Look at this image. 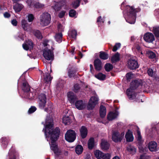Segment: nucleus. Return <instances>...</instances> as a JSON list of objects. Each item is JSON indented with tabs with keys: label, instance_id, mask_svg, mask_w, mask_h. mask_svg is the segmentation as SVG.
<instances>
[{
	"label": "nucleus",
	"instance_id": "nucleus-1",
	"mask_svg": "<svg viewBox=\"0 0 159 159\" xmlns=\"http://www.w3.org/2000/svg\"><path fill=\"white\" fill-rule=\"evenodd\" d=\"M47 120V119H46ZM45 127L43 129L46 138L50 137L51 140L50 144L51 149L53 151L54 154L57 156L61 154V151L58 148V145L56 143L60 133V129L59 127L53 129V124L52 122H47Z\"/></svg>",
	"mask_w": 159,
	"mask_h": 159
},
{
	"label": "nucleus",
	"instance_id": "nucleus-2",
	"mask_svg": "<svg viewBox=\"0 0 159 159\" xmlns=\"http://www.w3.org/2000/svg\"><path fill=\"white\" fill-rule=\"evenodd\" d=\"M143 86V82L140 79H136L132 81L130 84V87L127 89L126 94L130 100L135 99L136 93L134 91L138 88H140Z\"/></svg>",
	"mask_w": 159,
	"mask_h": 159
},
{
	"label": "nucleus",
	"instance_id": "nucleus-3",
	"mask_svg": "<svg viewBox=\"0 0 159 159\" xmlns=\"http://www.w3.org/2000/svg\"><path fill=\"white\" fill-rule=\"evenodd\" d=\"M125 10L127 16L125 18L126 22L130 24H134L136 21V13L140 12L141 9L139 7L135 9L133 6H126Z\"/></svg>",
	"mask_w": 159,
	"mask_h": 159
},
{
	"label": "nucleus",
	"instance_id": "nucleus-4",
	"mask_svg": "<svg viewBox=\"0 0 159 159\" xmlns=\"http://www.w3.org/2000/svg\"><path fill=\"white\" fill-rule=\"evenodd\" d=\"M65 140L69 143L73 142L76 139V134L75 132L72 129L67 131L65 134Z\"/></svg>",
	"mask_w": 159,
	"mask_h": 159
},
{
	"label": "nucleus",
	"instance_id": "nucleus-5",
	"mask_svg": "<svg viewBox=\"0 0 159 159\" xmlns=\"http://www.w3.org/2000/svg\"><path fill=\"white\" fill-rule=\"evenodd\" d=\"M51 19V15L47 12L43 13L40 16V22L43 25H48L50 22Z\"/></svg>",
	"mask_w": 159,
	"mask_h": 159
},
{
	"label": "nucleus",
	"instance_id": "nucleus-6",
	"mask_svg": "<svg viewBox=\"0 0 159 159\" xmlns=\"http://www.w3.org/2000/svg\"><path fill=\"white\" fill-rule=\"evenodd\" d=\"M39 106L40 108L43 109L46 103L47 98L44 93H40L38 96Z\"/></svg>",
	"mask_w": 159,
	"mask_h": 159
},
{
	"label": "nucleus",
	"instance_id": "nucleus-7",
	"mask_svg": "<svg viewBox=\"0 0 159 159\" xmlns=\"http://www.w3.org/2000/svg\"><path fill=\"white\" fill-rule=\"evenodd\" d=\"M127 64L128 68L131 70H136L139 66L137 61L131 57L129 59Z\"/></svg>",
	"mask_w": 159,
	"mask_h": 159
},
{
	"label": "nucleus",
	"instance_id": "nucleus-8",
	"mask_svg": "<svg viewBox=\"0 0 159 159\" xmlns=\"http://www.w3.org/2000/svg\"><path fill=\"white\" fill-rule=\"evenodd\" d=\"M98 98L95 96L92 97L89 99L87 106L88 110H90L93 109L98 103Z\"/></svg>",
	"mask_w": 159,
	"mask_h": 159
},
{
	"label": "nucleus",
	"instance_id": "nucleus-9",
	"mask_svg": "<svg viewBox=\"0 0 159 159\" xmlns=\"http://www.w3.org/2000/svg\"><path fill=\"white\" fill-rule=\"evenodd\" d=\"M43 56L44 58L48 60H53L54 59L53 52L47 48H45L43 50Z\"/></svg>",
	"mask_w": 159,
	"mask_h": 159
},
{
	"label": "nucleus",
	"instance_id": "nucleus-10",
	"mask_svg": "<svg viewBox=\"0 0 159 159\" xmlns=\"http://www.w3.org/2000/svg\"><path fill=\"white\" fill-rule=\"evenodd\" d=\"M122 137L117 131H114L112 133V139L115 143L120 142L122 140Z\"/></svg>",
	"mask_w": 159,
	"mask_h": 159
},
{
	"label": "nucleus",
	"instance_id": "nucleus-11",
	"mask_svg": "<svg viewBox=\"0 0 159 159\" xmlns=\"http://www.w3.org/2000/svg\"><path fill=\"white\" fill-rule=\"evenodd\" d=\"M77 69L74 67H70L68 68L67 75L70 78H75L77 76L76 73L78 71Z\"/></svg>",
	"mask_w": 159,
	"mask_h": 159
},
{
	"label": "nucleus",
	"instance_id": "nucleus-12",
	"mask_svg": "<svg viewBox=\"0 0 159 159\" xmlns=\"http://www.w3.org/2000/svg\"><path fill=\"white\" fill-rule=\"evenodd\" d=\"M95 70L97 71H100L102 69V63L101 60L98 58L95 59L93 62Z\"/></svg>",
	"mask_w": 159,
	"mask_h": 159
},
{
	"label": "nucleus",
	"instance_id": "nucleus-13",
	"mask_svg": "<svg viewBox=\"0 0 159 159\" xmlns=\"http://www.w3.org/2000/svg\"><path fill=\"white\" fill-rule=\"evenodd\" d=\"M21 26L25 31L31 32L32 30L30 24L28 23L27 21L25 19H23L21 21Z\"/></svg>",
	"mask_w": 159,
	"mask_h": 159
},
{
	"label": "nucleus",
	"instance_id": "nucleus-14",
	"mask_svg": "<svg viewBox=\"0 0 159 159\" xmlns=\"http://www.w3.org/2000/svg\"><path fill=\"white\" fill-rule=\"evenodd\" d=\"M68 100L70 103L73 104L74 103L77 99V97L75 94L73 92H69L67 94Z\"/></svg>",
	"mask_w": 159,
	"mask_h": 159
},
{
	"label": "nucleus",
	"instance_id": "nucleus-15",
	"mask_svg": "<svg viewBox=\"0 0 159 159\" xmlns=\"http://www.w3.org/2000/svg\"><path fill=\"white\" fill-rule=\"evenodd\" d=\"M8 159H16L19 156V154L12 147L8 153Z\"/></svg>",
	"mask_w": 159,
	"mask_h": 159
},
{
	"label": "nucleus",
	"instance_id": "nucleus-16",
	"mask_svg": "<svg viewBox=\"0 0 159 159\" xmlns=\"http://www.w3.org/2000/svg\"><path fill=\"white\" fill-rule=\"evenodd\" d=\"M80 132L81 137L82 139L85 138L88 134V130L87 128L84 126H82L80 129Z\"/></svg>",
	"mask_w": 159,
	"mask_h": 159
},
{
	"label": "nucleus",
	"instance_id": "nucleus-17",
	"mask_svg": "<svg viewBox=\"0 0 159 159\" xmlns=\"http://www.w3.org/2000/svg\"><path fill=\"white\" fill-rule=\"evenodd\" d=\"M100 146L102 150L106 151L109 149L110 144L107 140L102 139L101 141Z\"/></svg>",
	"mask_w": 159,
	"mask_h": 159
},
{
	"label": "nucleus",
	"instance_id": "nucleus-18",
	"mask_svg": "<svg viewBox=\"0 0 159 159\" xmlns=\"http://www.w3.org/2000/svg\"><path fill=\"white\" fill-rule=\"evenodd\" d=\"M125 138L127 142H131L133 141L134 138L133 132L131 131L129 129H128L125 134Z\"/></svg>",
	"mask_w": 159,
	"mask_h": 159
},
{
	"label": "nucleus",
	"instance_id": "nucleus-19",
	"mask_svg": "<svg viewBox=\"0 0 159 159\" xmlns=\"http://www.w3.org/2000/svg\"><path fill=\"white\" fill-rule=\"evenodd\" d=\"M75 105L76 107L79 110H83L85 107L84 103L82 100L76 101Z\"/></svg>",
	"mask_w": 159,
	"mask_h": 159
},
{
	"label": "nucleus",
	"instance_id": "nucleus-20",
	"mask_svg": "<svg viewBox=\"0 0 159 159\" xmlns=\"http://www.w3.org/2000/svg\"><path fill=\"white\" fill-rule=\"evenodd\" d=\"M157 143L154 141L149 142L148 145V148L151 152H156L157 151Z\"/></svg>",
	"mask_w": 159,
	"mask_h": 159
},
{
	"label": "nucleus",
	"instance_id": "nucleus-21",
	"mask_svg": "<svg viewBox=\"0 0 159 159\" xmlns=\"http://www.w3.org/2000/svg\"><path fill=\"white\" fill-rule=\"evenodd\" d=\"M71 116L66 115L63 117L62 119V122L65 125H69L71 123Z\"/></svg>",
	"mask_w": 159,
	"mask_h": 159
},
{
	"label": "nucleus",
	"instance_id": "nucleus-22",
	"mask_svg": "<svg viewBox=\"0 0 159 159\" xmlns=\"http://www.w3.org/2000/svg\"><path fill=\"white\" fill-rule=\"evenodd\" d=\"M9 141V138L3 137L1 138V141L2 143V146L5 149L7 148Z\"/></svg>",
	"mask_w": 159,
	"mask_h": 159
},
{
	"label": "nucleus",
	"instance_id": "nucleus-23",
	"mask_svg": "<svg viewBox=\"0 0 159 159\" xmlns=\"http://www.w3.org/2000/svg\"><path fill=\"white\" fill-rule=\"evenodd\" d=\"M21 88L24 92V94L30 91V87L26 81L23 82Z\"/></svg>",
	"mask_w": 159,
	"mask_h": 159
},
{
	"label": "nucleus",
	"instance_id": "nucleus-24",
	"mask_svg": "<svg viewBox=\"0 0 159 159\" xmlns=\"http://www.w3.org/2000/svg\"><path fill=\"white\" fill-rule=\"evenodd\" d=\"M63 6L62 2H56L52 7L55 11H58L61 9Z\"/></svg>",
	"mask_w": 159,
	"mask_h": 159
},
{
	"label": "nucleus",
	"instance_id": "nucleus-25",
	"mask_svg": "<svg viewBox=\"0 0 159 159\" xmlns=\"http://www.w3.org/2000/svg\"><path fill=\"white\" fill-rule=\"evenodd\" d=\"M99 113L101 118H103L105 117L106 114V109L104 106L102 105L100 106Z\"/></svg>",
	"mask_w": 159,
	"mask_h": 159
},
{
	"label": "nucleus",
	"instance_id": "nucleus-26",
	"mask_svg": "<svg viewBox=\"0 0 159 159\" xmlns=\"http://www.w3.org/2000/svg\"><path fill=\"white\" fill-rule=\"evenodd\" d=\"M143 40H155L154 36L151 33L148 32L145 34L143 36Z\"/></svg>",
	"mask_w": 159,
	"mask_h": 159
},
{
	"label": "nucleus",
	"instance_id": "nucleus-27",
	"mask_svg": "<svg viewBox=\"0 0 159 159\" xmlns=\"http://www.w3.org/2000/svg\"><path fill=\"white\" fill-rule=\"evenodd\" d=\"M120 60V54L117 52L113 55L111 58V62L112 63H116Z\"/></svg>",
	"mask_w": 159,
	"mask_h": 159
},
{
	"label": "nucleus",
	"instance_id": "nucleus-28",
	"mask_svg": "<svg viewBox=\"0 0 159 159\" xmlns=\"http://www.w3.org/2000/svg\"><path fill=\"white\" fill-rule=\"evenodd\" d=\"M117 116V114L116 113L110 111L107 115V119L109 121L115 119Z\"/></svg>",
	"mask_w": 159,
	"mask_h": 159
},
{
	"label": "nucleus",
	"instance_id": "nucleus-29",
	"mask_svg": "<svg viewBox=\"0 0 159 159\" xmlns=\"http://www.w3.org/2000/svg\"><path fill=\"white\" fill-rule=\"evenodd\" d=\"M88 148L90 150L93 149L94 146V139L93 137L90 138L88 141Z\"/></svg>",
	"mask_w": 159,
	"mask_h": 159
},
{
	"label": "nucleus",
	"instance_id": "nucleus-30",
	"mask_svg": "<svg viewBox=\"0 0 159 159\" xmlns=\"http://www.w3.org/2000/svg\"><path fill=\"white\" fill-rule=\"evenodd\" d=\"M126 149L129 153L132 155L134 154L136 152V148L133 146H128L127 147Z\"/></svg>",
	"mask_w": 159,
	"mask_h": 159
},
{
	"label": "nucleus",
	"instance_id": "nucleus-31",
	"mask_svg": "<svg viewBox=\"0 0 159 159\" xmlns=\"http://www.w3.org/2000/svg\"><path fill=\"white\" fill-rule=\"evenodd\" d=\"M33 33L34 36L38 39H43V36L39 30H34L33 31Z\"/></svg>",
	"mask_w": 159,
	"mask_h": 159
},
{
	"label": "nucleus",
	"instance_id": "nucleus-32",
	"mask_svg": "<svg viewBox=\"0 0 159 159\" xmlns=\"http://www.w3.org/2000/svg\"><path fill=\"white\" fill-rule=\"evenodd\" d=\"M44 5L43 4L39 2H35L34 3V6L33 7L35 9H43L44 7Z\"/></svg>",
	"mask_w": 159,
	"mask_h": 159
},
{
	"label": "nucleus",
	"instance_id": "nucleus-33",
	"mask_svg": "<svg viewBox=\"0 0 159 159\" xmlns=\"http://www.w3.org/2000/svg\"><path fill=\"white\" fill-rule=\"evenodd\" d=\"M83 148L81 145H77L75 148V152L78 155L81 154L83 152Z\"/></svg>",
	"mask_w": 159,
	"mask_h": 159
},
{
	"label": "nucleus",
	"instance_id": "nucleus-34",
	"mask_svg": "<svg viewBox=\"0 0 159 159\" xmlns=\"http://www.w3.org/2000/svg\"><path fill=\"white\" fill-rule=\"evenodd\" d=\"M94 76L95 78L100 80H104L105 79L106 77V75H105L103 74L101 72L95 75Z\"/></svg>",
	"mask_w": 159,
	"mask_h": 159
},
{
	"label": "nucleus",
	"instance_id": "nucleus-35",
	"mask_svg": "<svg viewBox=\"0 0 159 159\" xmlns=\"http://www.w3.org/2000/svg\"><path fill=\"white\" fill-rule=\"evenodd\" d=\"M99 57L101 59L106 60L108 58V55L106 52L101 51L99 52Z\"/></svg>",
	"mask_w": 159,
	"mask_h": 159
},
{
	"label": "nucleus",
	"instance_id": "nucleus-36",
	"mask_svg": "<svg viewBox=\"0 0 159 159\" xmlns=\"http://www.w3.org/2000/svg\"><path fill=\"white\" fill-rule=\"evenodd\" d=\"M53 107L52 103L50 102L48 104V107L44 108V111L48 113H50L52 112Z\"/></svg>",
	"mask_w": 159,
	"mask_h": 159
},
{
	"label": "nucleus",
	"instance_id": "nucleus-37",
	"mask_svg": "<svg viewBox=\"0 0 159 159\" xmlns=\"http://www.w3.org/2000/svg\"><path fill=\"white\" fill-rule=\"evenodd\" d=\"M95 157L98 159H100L104 155V153L99 150H96L94 152Z\"/></svg>",
	"mask_w": 159,
	"mask_h": 159
},
{
	"label": "nucleus",
	"instance_id": "nucleus-38",
	"mask_svg": "<svg viewBox=\"0 0 159 159\" xmlns=\"http://www.w3.org/2000/svg\"><path fill=\"white\" fill-rule=\"evenodd\" d=\"M23 8V6L20 4L16 3L13 6V8L16 12H20Z\"/></svg>",
	"mask_w": 159,
	"mask_h": 159
},
{
	"label": "nucleus",
	"instance_id": "nucleus-39",
	"mask_svg": "<svg viewBox=\"0 0 159 159\" xmlns=\"http://www.w3.org/2000/svg\"><path fill=\"white\" fill-rule=\"evenodd\" d=\"M146 56L149 59H152L155 58L156 57V54L153 52L150 51H147L146 53Z\"/></svg>",
	"mask_w": 159,
	"mask_h": 159
},
{
	"label": "nucleus",
	"instance_id": "nucleus-40",
	"mask_svg": "<svg viewBox=\"0 0 159 159\" xmlns=\"http://www.w3.org/2000/svg\"><path fill=\"white\" fill-rule=\"evenodd\" d=\"M152 31L155 37L159 38V27L153 28Z\"/></svg>",
	"mask_w": 159,
	"mask_h": 159
},
{
	"label": "nucleus",
	"instance_id": "nucleus-41",
	"mask_svg": "<svg viewBox=\"0 0 159 159\" xmlns=\"http://www.w3.org/2000/svg\"><path fill=\"white\" fill-rule=\"evenodd\" d=\"M104 68L106 71L109 72L113 69V66L110 63H107L105 65Z\"/></svg>",
	"mask_w": 159,
	"mask_h": 159
},
{
	"label": "nucleus",
	"instance_id": "nucleus-42",
	"mask_svg": "<svg viewBox=\"0 0 159 159\" xmlns=\"http://www.w3.org/2000/svg\"><path fill=\"white\" fill-rule=\"evenodd\" d=\"M25 97L28 99H32L34 97L33 93L31 92L30 91H29L28 92L24 94Z\"/></svg>",
	"mask_w": 159,
	"mask_h": 159
},
{
	"label": "nucleus",
	"instance_id": "nucleus-43",
	"mask_svg": "<svg viewBox=\"0 0 159 159\" xmlns=\"http://www.w3.org/2000/svg\"><path fill=\"white\" fill-rule=\"evenodd\" d=\"M52 79V77L51 76L50 74L48 73L46 75L44 80L45 81V82L47 84L49 82L51 83Z\"/></svg>",
	"mask_w": 159,
	"mask_h": 159
},
{
	"label": "nucleus",
	"instance_id": "nucleus-44",
	"mask_svg": "<svg viewBox=\"0 0 159 159\" xmlns=\"http://www.w3.org/2000/svg\"><path fill=\"white\" fill-rule=\"evenodd\" d=\"M147 73L149 76L152 77L156 73V71H153L152 69L149 68L148 70Z\"/></svg>",
	"mask_w": 159,
	"mask_h": 159
},
{
	"label": "nucleus",
	"instance_id": "nucleus-45",
	"mask_svg": "<svg viewBox=\"0 0 159 159\" xmlns=\"http://www.w3.org/2000/svg\"><path fill=\"white\" fill-rule=\"evenodd\" d=\"M80 0H76L72 3V5L73 8L76 9L80 6Z\"/></svg>",
	"mask_w": 159,
	"mask_h": 159
},
{
	"label": "nucleus",
	"instance_id": "nucleus-46",
	"mask_svg": "<svg viewBox=\"0 0 159 159\" xmlns=\"http://www.w3.org/2000/svg\"><path fill=\"white\" fill-rule=\"evenodd\" d=\"M77 35V32L75 30H72L69 33V36L73 39H76Z\"/></svg>",
	"mask_w": 159,
	"mask_h": 159
},
{
	"label": "nucleus",
	"instance_id": "nucleus-47",
	"mask_svg": "<svg viewBox=\"0 0 159 159\" xmlns=\"http://www.w3.org/2000/svg\"><path fill=\"white\" fill-rule=\"evenodd\" d=\"M80 88L79 84H76L74 85L73 91L75 93H77L79 91Z\"/></svg>",
	"mask_w": 159,
	"mask_h": 159
},
{
	"label": "nucleus",
	"instance_id": "nucleus-48",
	"mask_svg": "<svg viewBox=\"0 0 159 159\" xmlns=\"http://www.w3.org/2000/svg\"><path fill=\"white\" fill-rule=\"evenodd\" d=\"M62 34L61 33L56 34L55 36V38L56 40H62Z\"/></svg>",
	"mask_w": 159,
	"mask_h": 159
},
{
	"label": "nucleus",
	"instance_id": "nucleus-49",
	"mask_svg": "<svg viewBox=\"0 0 159 159\" xmlns=\"http://www.w3.org/2000/svg\"><path fill=\"white\" fill-rule=\"evenodd\" d=\"M34 17L32 14H30L28 16V20L29 22H32L34 19Z\"/></svg>",
	"mask_w": 159,
	"mask_h": 159
},
{
	"label": "nucleus",
	"instance_id": "nucleus-50",
	"mask_svg": "<svg viewBox=\"0 0 159 159\" xmlns=\"http://www.w3.org/2000/svg\"><path fill=\"white\" fill-rule=\"evenodd\" d=\"M76 14V12L74 9H71L69 12V15L70 17H73L75 16Z\"/></svg>",
	"mask_w": 159,
	"mask_h": 159
},
{
	"label": "nucleus",
	"instance_id": "nucleus-51",
	"mask_svg": "<svg viewBox=\"0 0 159 159\" xmlns=\"http://www.w3.org/2000/svg\"><path fill=\"white\" fill-rule=\"evenodd\" d=\"M36 109L37 108L35 106H32L29 109L28 112L29 114H31L35 111Z\"/></svg>",
	"mask_w": 159,
	"mask_h": 159
},
{
	"label": "nucleus",
	"instance_id": "nucleus-52",
	"mask_svg": "<svg viewBox=\"0 0 159 159\" xmlns=\"http://www.w3.org/2000/svg\"><path fill=\"white\" fill-rule=\"evenodd\" d=\"M120 43H116L113 48L112 51L113 52L116 51L118 49L120 48Z\"/></svg>",
	"mask_w": 159,
	"mask_h": 159
},
{
	"label": "nucleus",
	"instance_id": "nucleus-53",
	"mask_svg": "<svg viewBox=\"0 0 159 159\" xmlns=\"http://www.w3.org/2000/svg\"><path fill=\"white\" fill-rule=\"evenodd\" d=\"M139 159H149V157L145 154H143L140 155Z\"/></svg>",
	"mask_w": 159,
	"mask_h": 159
},
{
	"label": "nucleus",
	"instance_id": "nucleus-54",
	"mask_svg": "<svg viewBox=\"0 0 159 159\" xmlns=\"http://www.w3.org/2000/svg\"><path fill=\"white\" fill-rule=\"evenodd\" d=\"M26 43L28 45L30 48H33V43L32 40H25Z\"/></svg>",
	"mask_w": 159,
	"mask_h": 159
},
{
	"label": "nucleus",
	"instance_id": "nucleus-55",
	"mask_svg": "<svg viewBox=\"0 0 159 159\" xmlns=\"http://www.w3.org/2000/svg\"><path fill=\"white\" fill-rule=\"evenodd\" d=\"M102 22V23L103 24L104 22V21L102 19V17L100 16L98 17L97 19V22L98 23V25L99 26H100L99 23H101Z\"/></svg>",
	"mask_w": 159,
	"mask_h": 159
},
{
	"label": "nucleus",
	"instance_id": "nucleus-56",
	"mask_svg": "<svg viewBox=\"0 0 159 159\" xmlns=\"http://www.w3.org/2000/svg\"><path fill=\"white\" fill-rule=\"evenodd\" d=\"M66 13V11H61L60 12L58 15V17L60 18H63V17L65 16V13Z\"/></svg>",
	"mask_w": 159,
	"mask_h": 159
},
{
	"label": "nucleus",
	"instance_id": "nucleus-57",
	"mask_svg": "<svg viewBox=\"0 0 159 159\" xmlns=\"http://www.w3.org/2000/svg\"><path fill=\"white\" fill-rule=\"evenodd\" d=\"M57 29L58 31L59 32H61L63 31L64 30L63 28V26L61 24H59L57 26Z\"/></svg>",
	"mask_w": 159,
	"mask_h": 159
},
{
	"label": "nucleus",
	"instance_id": "nucleus-58",
	"mask_svg": "<svg viewBox=\"0 0 159 159\" xmlns=\"http://www.w3.org/2000/svg\"><path fill=\"white\" fill-rule=\"evenodd\" d=\"M111 156L109 153H107L104 155L103 157H102V159H110Z\"/></svg>",
	"mask_w": 159,
	"mask_h": 159
},
{
	"label": "nucleus",
	"instance_id": "nucleus-59",
	"mask_svg": "<svg viewBox=\"0 0 159 159\" xmlns=\"http://www.w3.org/2000/svg\"><path fill=\"white\" fill-rule=\"evenodd\" d=\"M27 2L28 6L30 7L34 6V3L35 2H33L32 0H28Z\"/></svg>",
	"mask_w": 159,
	"mask_h": 159
},
{
	"label": "nucleus",
	"instance_id": "nucleus-60",
	"mask_svg": "<svg viewBox=\"0 0 159 159\" xmlns=\"http://www.w3.org/2000/svg\"><path fill=\"white\" fill-rule=\"evenodd\" d=\"M152 78H153L154 80L156 81L159 82V77L156 74V73L153 76Z\"/></svg>",
	"mask_w": 159,
	"mask_h": 159
},
{
	"label": "nucleus",
	"instance_id": "nucleus-61",
	"mask_svg": "<svg viewBox=\"0 0 159 159\" xmlns=\"http://www.w3.org/2000/svg\"><path fill=\"white\" fill-rule=\"evenodd\" d=\"M23 47L24 49L27 51L29 49V46L26 43H25L23 44Z\"/></svg>",
	"mask_w": 159,
	"mask_h": 159
},
{
	"label": "nucleus",
	"instance_id": "nucleus-62",
	"mask_svg": "<svg viewBox=\"0 0 159 159\" xmlns=\"http://www.w3.org/2000/svg\"><path fill=\"white\" fill-rule=\"evenodd\" d=\"M3 15L5 18H9L11 16V14L7 12H5L3 14Z\"/></svg>",
	"mask_w": 159,
	"mask_h": 159
},
{
	"label": "nucleus",
	"instance_id": "nucleus-63",
	"mask_svg": "<svg viewBox=\"0 0 159 159\" xmlns=\"http://www.w3.org/2000/svg\"><path fill=\"white\" fill-rule=\"evenodd\" d=\"M11 24L14 26H16L17 25V22L16 19H13L11 20Z\"/></svg>",
	"mask_w": 159,
	"mask_h": 159
},
{
	"label": "nucleus",
	"instance_id": "nucleus-64",
	"mask_svg": "<svg viewBox=\"0 0 159 159\" xmlns=\"http://www.w3.org/2000/svg\"><path fill=\"white\" fill-rule=\"evenodd\" d=\"M131 74L130 73H128L126 74V77L127 80L131 79Z\"/></svg>",
	"mask_w": 159,
	"mask_h": 159
}]
</instances>
